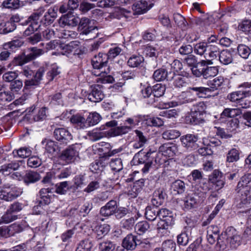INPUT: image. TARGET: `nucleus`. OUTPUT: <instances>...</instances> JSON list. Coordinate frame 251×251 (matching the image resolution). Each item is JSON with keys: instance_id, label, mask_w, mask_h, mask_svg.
<instances>
[{"instance_id": "393cba45", "label": "nucleus", "mask_w": 251, "mask_h": 251, "mask_svg": "<svg viewBox=\"0 0 251 251\" xmlns=\"http://www.w3.org/2000/svg\"><path fill=\"white\" fill-rule=\"evenodd\" d=\"M165 195L162 189L155 190L151 199V204L155 207L162 205L164 202Z\"/></svg>"}, {"instance_id": "bf43d9fd", "label": "nucleus", "mask_w": 251, "mask_h": 251, "mask_svg": "<svg viewBox=\"0 0 251 251\" xmlns=\"http://www.w3.org/2000/svg\"><path fill=\"white\" fill-rule=\"evenodd\" d=\"M225 236L224 232L220 235L217 241L216 248L219 251H223L228 248L229 243L226 241V236Z\"/></svg>"}, {"instance_id": "7ed1b4c3", "label": "nucleus", "mask_w": 251, "mask_h": 251, "mask_svg": "<svg viewBox=\"0 0 251 251\" xmlns=\"http://www.w3.org/2000/svg\"><path fill=\"white\" fill-rule=\"evenodd\" d=\"M194 52L204 58H216L219 54L218 46L207 42L197 43L194 47Z\"/></svg>"}, {"instance_id": "9b49d317", "label": "nucleus", "mask_w": 251, "mask_h": 251, "mask_svg": "<svg viewBox=\"0 0 251 251\" xmlns=\"http://www.w3.org/2000/svg\"><path fill=\"white\" fill-rule=\"evenodd\" d=\"M102 85L95 84L91 86V92L88 95L89 100L94 102L101 101L104 98V94L102 91Z\"/></svg>"}, {"instance_id": "ea45409f", "label": "nucleus", "mask_w": 251, "mask_h": 251, "mask_svg": "<svg viewBox=\"0 0 251 251\" xmlns=\"http://www.w3.org/2000/svg\"><path fill=\"white\" fill-rule=\"evenodd\" d=\"M57 13L54 9L50 8L45 14L41 23L45 25H50L52 24L56 18Z\"/></svg>"}, {"instance_id": "09e8293b", "label": "nucleus", "mask_w": 251, "mask_h": 251, "mask_svg": "<svg viewBox=\"0 0 251 251\" xmlns=\"http://www.w3.org/2000/svg\"><path fill=\"white\" fill-rule=\"evenodd\" d=\"M239 128V121L237 118L229 120L227 123L226 130L232 135L237 132Z\"/></svg>"}, {"instance_id": "5701e85b", "label": "nucleus", "mask_w": 251, "mask_h": 251, "mask_svg": "<svg viewBox=\"0 0 251 251\" xmlns=\"http://www.w3.org/2000/svg\"><path fill=\"white\" fill-rule=\"evenodd\" d=\"M175 221H172V219L167 220H160L157 225V230L161 236H164L169 232V227L174 224Z\"/></svg>"}, {"instance_id": "6e6552de", "label": "nucleus", "mask_w": 251, "mask_h": 251, "mask_svg": "<svg viewBox=\"0 0 251 251\" xmlns=\"http://www.w3.org/2000/svg\"><path fill=\"white\" fill-rule=\"evenodd\" d=\"M204 192H194L188 194L184 200V206L187 209L195 207L199 203L203 201Z\"/></svg>"}, {"instance_id": "b1692460", "label": "nucleus", "mask_w": 251, "mask_h": 251, "mask_svg": "<svg viewBox=\"0 0 251 251\" xmlns=\"http://www.w3.org/2000/svg\"><path fill=\"white\" fill-rule=\"evenodd\" d=\"M51 45V43L47 44L46 49L38 48L37 47L29 48L28 50L30 52L27 54V56L30 61L43 54L45 52L47 51L48 50L51 49L52 48Z\"/></svg>"}, {"instance_id": "e433bc0d", "label": "nucleus", "mask_w": 251, "mask_h": 251, "mask_svg": "<svg viewBox=\"0 0 251 251\" xmlns=\"http://www.w3.org/2000/svg\"><path fill=\"white\" fill-rule=\"evenodd\" d=\"M20 165L18 162H12L11 163L4 164L1 166L0 173L4 176L10 174L13 171L18 170Z\"/></svg>"}, {"instance_id": "338daca9", "label": "nucleus", "mask_w": 251, "mask_h": 251, "mask_svg": "<svg viewBox=\"0 0 251 251\" xmlns=\"http://www.w3.org/2000/svg\"><path fill=\"white\" fill-rule=\"evenodd\" d=\"M153 96L159 98L162 96L166 90V87L164 85L158 83L154 85L152 87Z\"/></svg>"}, {"instance_id": "aec40b11", "label": "nucleus", "mask_w": 251, "mask_h": 251, "mask_svg": "<svg viewBox=\"0 0 251 251\" xmlns=\"http://www.w3.org/2000/svg\"><path fill=\"white\" fill-rule=\"evenodd\" d=\"M195 113H194V115H191V118L190 119V123L192 125H198L202 124L204 123V120L201 118H198L195 117V114L197 115V113H199L200 115L206 109V105L203 101H200L197 103L195 105Z\"/></svg>"}, {"instance_id": "a18cd8bd", "label": "nucleus", "mask_w": 251, "mask_h": 251, "mask_svg": "<svg viewBox=\"0 0 251 251\" xmlns=\"http://www.w3.org/2000/svg\"><path fill=\"white\" fill-rule=\"evenodd\" d=\"M142 154V151H139L134 157L133 160L136 161L137 159V161L138 164H144V166L143 168L142 169V171L143 173L146 174L148 173L150 168L151 167L152 164L151 160H149L146 162L145 160H143L142 158H139V156Z\"/></svg>"}, {"instance_id": "6ab92c4d", "label": "nucleus", "mask_w": 251, "mask_h": 251, "mask_svg": "<svg viewBox=\"0 0 251 251\" xmlns=\"http://www.w3.org/2000/svg\"><path fill=\"white\" fill-rule=\"evenodd\" d=\"M108 57L106 53H99L96 55L92 59V65L93 68H100V67H109L107 66Z\"/></svg>"}, {"instance_id": "473e14b6", "label": "nucleus", "mask_w": 251, "mask_h": 251, "mask_svg": "<svg viewBox=\"0 0 251 251\" xmlns=\"http://www.w3.org/2000/svg\"><path fill=\"white\" fill-rule=\"evenodd\" d=\"M171 74V73H170V74ZM152 77L156 81H163L165 79L167 80H171V76H169V74L164 68H160L155 71Z\"/></svg>"}, {"instance_id": "864d4df0", "label": "nucleus", "mask_w": 251, "mask_h": 251, "mask_svg": "<svg viewBox=\"0 0 251 251\" xmlns=\"http://www.w3.org/2000/svg\"><path fill=\"white\" fill-rule=\"evenodd\" d=\"M238 29L248 34L251 30V20L244 19L240 21L238 23Z\"/></svg>"}, {"instance_id": "dca6fc26", "label": "nucleus", "mask_w": 251, "mask_h": 251, "mask_svg": "<svg viewBox=\"0 0 251 251\" xmlns=\"http://www.w3.org/2000/svg\"><path fill=\"white\" fill-rule=\"evenodd\" d=\"M44 74V70L42 68H39L34 75L33 78L26 80L25 81L24 88L28 89L34 86H38L40 83Z\"/></svg>"}, {"instance_id": "a19ab883", "label": "nucleus", "mask_w": 251, "mask_h": 251, "mask_svg": "<svg viewBox=\"0 0 251 251\" xmlns=\"http://www.w3.org/2000/svg\"><path fill=\"white\" fill-rule=\"evenodd\" d=\"M41 177L39 173L33 172H27L23 177V180L26 184L35 183L40 180Z\"/></svg>"}, {"instance_id": "412c9836", "label": "nucleus", "mask_w": 251, "mask_h": 251, "mask_svg": "<svg viewBox=\"0 0 251 251\" xmlns=\"http://www.w3.org/2000/svg\"><path fill=\"white\" fill-rule=\"evenodd\" d=\"M117 207V201L115 200H111L101 207L100 214L104 217H109L114 215Z\"/></svg>"}, {"instance_id": "20e7f679", "label": "nucleus", "mask_w": 251, "mask_h": 251, "mask_svg": "<svg viewBox=\"0 0 251 251\" xmlns=\"http://www.w3.org/2000/svg\"><path fill=\"white\" fill-rule=\"evenodd\" d=\"M22 193V190L19 187L5 185L4 189L0 187V199L11 201L21 196Z\"/></svg>"}, {"instance_id": "c03bdc74", "label": "nucleus", "mask_w": 251, "mask_h": 251, "mask_svg": "<svg viewBox=\"0 0 251 251\" xmlns=\"http://www.w3.org/2000/svg\"><path fill=\"white\" fill-rule=\"evenodd\" d=\"M16 28V24L8 21L0 23V34H6L13 31Z\"/></svg>"}, {"instance_id": "603ef678", "label": "nucleus", "mask_w": 251, "mask_h": 251, "mask_svg": "<svg viewBox=\"0 0 251 251\" xmlns=\"http://www.w3.org/2000/svg\"><path fill=\"white\" fill-rule=\"evenodd\" d=\"M144 57L142 55L134 54L128 59L127 64L130 67H137L144 61Z\"/></svg>"}, {"instance_id": "0e129e2a", "label": "nucleus", "mask_w": 251, "mask_h": 251, "mask_svg": "<svg viewBox=\"0 0 251 251\" xmlns=\"http://www.w3.org/2000/svg\"><path fill=\"white\" fill-rule=\"evenodd\" d=\"M77 35V33L74 31L65 29L60 30L58 34V36L59 38L68 40L74 39Z\"/></svg>"}, {"instance_id": "3c124183", "label": "nucleus", "mask_w": 251, "mask_h": 251, "mask_svg": "<svg viewBox=\"0 0 251 251\" xmlns=\"http://www.w3.org/2000/svg\"><path fill=\"white\" fill-rule=\"evenodd\" d=\"M100 251H117L115 244L108 240H104L99 244Z\"/></svg>"}, {"instance_id": "4d7b16f0", "label": "nucleus", "mask_w": 251, "mask_h": 251, "mask_svg": "<svg viewBox=\"0 0 251 251\" xmlns=\"http://www.w3.org/2000/svg\"><path fill=\"white\" fill-rule=\"evenodd\" d=\"M130 12L124 8H117L114 12L110 14L112 19H120L123 17L127 18Z\"/></svg>"}, {"instance_id": "13d9d810", "label": "nucleus", "mask_w": 251, "mask_h": 251, "mask_svg": "<svg viewBox=\"0 0 251 251\" xmlns=\"http://www.w3.org/2000/svg\"><path fill=\"white\" fill-rule=\"evenodd\" d=\"M218 73V70L216 67H206L202 69V77L207 79L214 77Z\"/></svg>"}, {"instance_id": "680f3d73", "label": "nucleus", "mask_w": 251, "mask_h": 251, "mask_svg": "<svg viewBox=\"0 0 251 251\" xmlns=\"http://www.w3.org/2000/svg\"><path fill=\"white\" fill-rule=\"evenodd\" d=\"M180 132L176 129H170L165 131L162 133V137L166 140H173L180 136Z\"/></svg>"}, {"instance_id": "2eb2a0df", "label": "nucleus", "mask_w": 251, "mask_h": 251, "mask_svg": "<svg viewBox=\"0 0 251 251\" xmlns=\"http://www.w3.org/2000/svg\"><path fill=\"white\" fill-rule=\"evenodd\" d=\"M79 18L71 13L62 16L59 19V23L62 26L66 25L74 27L77 25Z\"/></svg>"}, {"instance_id": "052dcab7", "label": "nucleus", "mask_w": 251, "mask_h": 251, "mask_svg": "<svg viewBox=\"0 0 251 251\" xmlns=\"http://www.w3.org/2000/svg\"><path fill=\"white\" fill-rule=\"evenodd\" d=\"M251 48L245 44H240L237 47L238 54L245 59L248 58L251 54Z\"/></svg>"}, {"instance_id": "39448f33", "label": "nucleus", "mask_w": 251, "mask_h": 251, "mask_svg": "<svg viewBox=\"0 0 251 251\" xmlns=\"http://www.w3.org/2000/svg\"><path fill=\"white\" fill-rule=\"evenodd\" d=\"M180 140L182 146L189 151L197 150L199 147L198 135L187 134L181 136Z\"/></svg>"}, {"instance_id": "c85d7f7f", "label": "nucleus", "mask_w": 251, "mask_h": 251, "mask_svg": "<svg viewBox=\"0 0 251 251\" xmlns=\"http://www.w3.org/2000/svg\"><path fill=\"white\" fill-rule=\"evenodd\" d=\"M44 10L42 8L39 9L36 12L32 13L26 21L27 24H31L35 26V28H39L41 23L40 17L43 15Z\"/></svg>"}, {"instance_id": "ddd939ff", "label": "nucleus", "mask_w": 251, "mask_h": 251, "mask_svg": "<svg viewBox=\"0 0 251 251\" xmlns=\"http://www.w3.org/2000/svg\"><path fill=\"white\" fill-rule=\"evenodd\" d=\"M54 136L57 140L65 144L73 139L71 133L67 129L62 127L55 129Z\"/></svg>"}, {"instance_id": "69168bd1", "label": "nucleus", "mask_w": 251, "mask_h": 251, "mask_svg": "<svg viewBox=\"0 0 251 251\" xmlns=\"http://www.w3.org/2000/svg\"><path fill=\"white\" fill-rule=\"evenodd\" d=\"M157 215L160 220L166 221L172 219V221H175L172 212L166 208H162L158 211Z\"/></svg>"}, {"instance_id": "72a5a7b5", "label": "nucleus", "mask_w": 251, "mask_h": 251, "mask_svg": "<svg viewBox=\"0 0 251 251\" xmlns=\"http://www.w3.org/2000/svg\"><path fill=\"white\" fill-rule=\"evenodd\" d=\"M132 127L130 126H117L111 128L108 131V134L110 136H116L126 134L130 131Z\"/></svg>"}, {"instance_id": "79ce46f5", "label": "nucleus", "mask_w": 251, "mask_h": 251, "mask_svg": "<svg viewBox=\"0 0 251 251\" xmlns=\"http://www.w3.org/2000/svg\"><path fill=\"white\" fill-rule=\"evenodd\" d=\"M19 218L18 215H13L8 209L0 218V225L8 224Z\"/></svg>"}, {"instance_id": "9d476101", "label": "nucleus", "mask_w": 251, "mask_h": 251, "mask_svg": "<svg viewBox=\"0 0 251 251\" xmlns=\"http://www.w3.org/2000/svg\"><path fill=\"white\" fill-rule=\"evenodd\" d=\"M79 148L78 145H73L62 152L59 158L66 163L73 162L78 157Z\"/></svg>"}, {"instance_id": "c9c22d12", "label": "nucleus", "mask_w": 251, "mask_h": 251, "mask_svg": "<svg viewBox=\"0 0 251 251\" xmlns=\"http://www.w3.org/2000/svg\"><path fill=\"white\" fill-rule=\"evenodd\" d=\"M25 2L20 0H4L1 5L5 8L17 9L25 5Z\"/></svg>"}, {"instance_id": "4c0bfd02", "label": "nucleus", "mask_w": 251, "mask_h": 251, "mask_svg": "<svg viewBox=\"0 0 251 251\" xmlns=\"http://www.w3.org/2000/svg\"><path fill=\"white\" fill-rule=\"evenodd\" d=\"M171 77V79H173V84L176 88H181L186 87L188 84L187 78L179 75H175V73H173Z\"/></svg>"}, {"instance_id": "f03ea898", "label": "nucleus", "mask_w": 251, "mask_h": 251, "mask_svg": "<svg viewBox=\"0 0 251 251\" xmlns=\"http://www.w3.org/2000/svg\"><path fill=\"white\" fill-rule=\"evenodd\" d=\"M251 181V174H247L241 177L237 184L235 203L238 208H242L244 204L248 202V195L251 190L249 184Z\"/></svg>"}, {"instance_id": "58836bf2", "label": "nucleus", "mask_w": 251, "mask_h": 251, "mask_svg": "<svg viewBox=\"0 0 251 251\" xmlns=\"http://www.w3.org/2000/svg\"><path fill=\"white\" fill-rule=\"evenodd\" d=\"M240 151L238 148H233L228 151L226 154V162L233 163L240 159Z\"/></svg>"}, {"instance_id": "0eeeda50", "label": "nucleus", "mask_w": 251, "mask_h": 251, "mask_svg": "<svg viewBox=\"0 0 251 251\" xmlns=\"http://www.w3.org/2000/svg\"><path fill=\"white\" fill-rule=\"evenodd\" d=\"M79 28L82 31L81 34L89 35L90 39L95 38L98 36V28L96 26L90 25V20L87 18L79 19Z\"/></svg>"}, {"instance_id": "423d86ee", "label": "nucleus", "mask_w": 251, "mask_h": 251, "mask_svg": "<svg viewBox=\"0 0 251 251\" xmlns=\"http://www.w3.org/2000/svg\"><path fill=\"white\" fill-rule=\"evenodd\" d=\"M225 235L230 248H235L241 245L242 240L241 233L233 227H228L225 231Z\"/></svg>"}, {"instance_id": "37998d69", "label": "nucleus", "mask_w": 251, "mask_h": 251, "mask_svg": "<svg viewBox=\"0 0 251 251\" xmlns=\"http://www.w3.org/2000/svg\"><path fill=\"white\" fill-rule=\"evenodd\" d=\"M110 229V226L106 224L96 226L95 228V232L96 234V237L99 239H101L109 232Z\"/></svg>"}, {"instance_id": "7c9ffc66", "label": "nucleus", "mask_w": 251, "mask_h": 251, "mask_svg": "<svg viewBox=\"0 0 251 251\" xmlns=\"http://www.w3.org/2000/svg\"><path fill=\"white\" fill-rule=\"evenodd\" d=\"M105 129V126H102L99 129H94L92 131H90L88 132L87 135L89 136L90 139L93 141L99 140L106 136V133L108 134L107 131H103L102 130Z\"/></svg>"}, {"instance_id": "774afa93", "label": "nucleus", "mask_w": 251, "mask_h": 251, "mask_svg": "<svg viewBox=\"0 0 251 251\" xmlns=\"http://www.w3.org/2000/svg\"><path fill=\"white\" fill-rule=\"evenodd\" d=\"M176 244L172 240H168L164 242L162 244V248H156L154 251H175Z\"/></svg>"}, {"instance_id": "a211bd4d", "label": "nucleus", "mask_w": 251, "mask_h": 251, "mask_svg": "<svg viewBox=\"0 0 251 251\" xmlns=\"http://www.w3.org/2000/svg\"><path fill=\"white\" fill-rule=\"evenodd\" d=\"M195 100L192 94L190 91L183 92L180 94L175 101L171 102V106H176L186 103H191ZM169 106H171L169 105Z\"/></svg>"}, {"instance_id": "4468645a", "label": "nucleus", "mask_w": 251, "mask_h": 251, "mask_svg": "<svg viewBox=\"0 0 251 251\" xmlns=\"http://www.w3.org/2000/svg\"><path fill=\"white\" fill-rule=\"evenodd\" d=\"M141 241L138 239L136 235L129 234L126 236L123 240V247L127 250L132 251L134 250L137 245H140Z\"/></svg>"}, {"instance_id": "a878e982", "label": "nucleus", "mask_w": 251, "mask_h": 251, "mask_svg": "<svg viewBox=\"0 0 251 251\" xmlns=\"http://www.w3.org/2000/svg\"><path fill=\"white\" fill-rule=\"evenodd\" d=\"M151 8L146 0H140L133 3L132 9L134 14H142L146 13Z\"/></svg>"}, {"instance_id": "2f4dec72", "label": "nucleus", "mask_w": 251, "mask_h": 251, "mask_svg": "<svg viewBox=\"0 0 251 251\" xmlns=\"http://www.w3.org/2000/svg\"><path fill=\"white\" fill-rule=\"evenodd\" d=\"M41 143L45 146L46 151L50 153H57L60 151L58 143L54 141L44 139Z\"/></svg>"}, {"instance_id": "1a4fd4ad", "label": "nucleus", "mask_w": 251, "mask_h": 251, "mask_svg": "<svg viewBox=\"0 0 251 251\" xmlns=\"http://www.w3.org/2000/svg\"><path fill=\"white\" fill-rule=\"evenodd\" d=\"M110 73L109 67H100V68H93L92 74L96 76H99L97 81L101 83H112L114 81V78L109 74Z\"/></svg>"}, {"instance_id": "4be33fe9", "label": "nucleus", "mask_w": 251, "mask_h": 251, "mask_svg": "<svg viewBox=\"0 0 251 251\" xmlns=\"http://www.w3.org/2000/svg\"><path fill=\"white\" fill-rule=\"evenodd\" d=\"M159 151L164 156L173 157L177 151V147L175 144L168 143L161 145Z\"/></svg>"}, {"instance_id": "de8ad7c7", "label": "nucleus", "mask_w": 251, "mask_h": 251, "mask_svg": "<svg viewBox=\"0 0 251 251\" xmlns=\"http://www.w3.org/2000/svg\"><path fill=\"white\" fill-rule=\"evenodd\" d=\"M30 61L27 54H23L15 56L11 61L10 65L13 66H22Z\"/></svg>"}, {"instance_id": "f704fd0d", "label": "nucleus", "mask_w": 251, "mask_h": 251, "mask_svg": "<svg viewBox=\"0 0 251 251\" xmlns=\"http://www.w3.org/2000/svg\"><path fill=\"white\" fill-rule=\"evenodd\" d=\"M10 237L13 236L15 234L23 232L25 229V223L24 222H17L8 226Z\"/></svg>"}, {"instance_id": "bb28decb", "label": "nucleus", "mask_w": 251, "mask_h": 251, "mask_svg": "<svg viewBox=\"0 0 251 251\" xmlns=\"http://www.w3.org/2000/svg\"><path fill=\"white\" fill-rule=\"evenodd\" d=\"M70 121L77 129H85L88 127L86 119L79 114L73 115L70 118Z\"/></svg>"}, {"instance_id": "c756f323", "label": "nucleus", "mask_w": 251, "mask_h": 251, "mask_svg": "<svg viewBox=\"0 0 251 251\" xmlns=\"http://www.w3.org/2000/svg\"><path fill=\"white\" fill-rule=\"evenodd\" d=\"M219 60L220 63L225 65H227L233 61L232 51L228 50H224L219 51Z\"/></svg>"}, {"instance_id": "e2e57ef3", "label": "nucleus", "mask_w": 251, "mask_h": 251, "mask_svg": "<svg viewBox=\"0 0 251 251\" xmlns=\"http://www.w3.org/2000/svg\"><path fill=\"white\" fill-rule=\"evenodd\" d=\"M60 73L59 67L56 64H52L50 70L47 73V77L49 81H52L54 78H56L57 76Z\"/></svg>"}, {"instance_id": "f8f14e48", "label": "nucleus", "mask_w": 251, "mask_h": 251, "mask_svg": "<svg viewBox=\"0 0 251 251\" xmlns=\"http://www.w3.org/2000/svg\"><path fill=\"white\" fill-rule=\"evenodd\" d=\"M186 222L188 226H186L185 230L177 236V244L179 246H185L188 244L190 240L189 236L191 235L193 229L192 227L194 226L193 223L191 224L190 222H188V220H186Z\"/></svg>"}, {"instance_id": "49530a36", "label": "nucleus", "mask_w": 251, "mask_h": 251, "mask_svg": "<svg viewBox=\"0 0 251 251\" xmlns=\"http://www.w3.org/2000/svg\"><path fill=\"white\" fill-rule=\"evenodd\" d=\"M101 119L100 115L96 112L90 113L86 119L88 127L98 124Z\"/></svg>"}, {"instance_id": "f3484780", "label": "nucleus", "mask_w": 251, "mask_h": 251, "mask_svg": "<svg viewBox=\"0 0 251 251\" xmlns=\"http://www.w3.org/2000/svg\"><path fill=\"white\" fill-rule=\"evenodd\" d=\"M237 108H226L224 109L220 115L218 121L220 123H225L227 118H234L239 115L241 113L240 110L241 107H237Z\"/></svg>"}, {"instance_id": "8fccbe9b", "label": "nucleus", "mask_w": 251, "mask_h": 251, "mask_svg": "<svg viewBox=\"0 0 251 251\" xmlns=\"http://www.w3.org/2000/svg\"><path fill=\"white\" fill-rule=\"evenodd\" d=\"M172 190L175 192V194H181L185 191V184L181 180H176L171 185Z\"/></svg>"}, {"instance_id": "f257e3e1", "label": "nucleus", "mask_w": 251, "mask_h": 251, "mask_svg": "<svg viewBox=\"0 0 251 251\" xmlns=\"http://www.w3.org/2000/svg\"><path fill=\"white\" fill-rule=\"evenodd\" d=\"M238 87L244 89L228 94L227 100L233 103V105L236 107L247 108L250 107L251 102L246 98L251 96V90L248 89L251 88V82H244L239 85Z\"/></svg>"}, {"instance_id": "5fc2aeb1", "label": "nucleus", "mask_w": 251, "mask_h": 251, "mask_svg": "<svg viewBox=\"0 0 251 251\" xmlns=\"http://www.w3.org/2000/svg\"><path fill=\"white\" fill-rule=\"evenodd\" d=\"M150 225L146 221L139 222L135 226V230L139 235H142L150 228Z\"/></svg>"}, {"instance_id": "6e6d98bb", "label": "nucleus", "mask_w": 251, "mask_h": 251, "mask_svg": "<svg viewBox=\"0 0 251 251\" xmlns=\"http://www.w3.org/2000/svg\"><path fill=\"white\" fill-rule=\"evenodd\" d=\"M189 89L196 93V95L199 98H205L209 92H211L210 88L204 87H192Z\"/></svg>"}, {"instance_id": "cd10ccee", "label": "nucleus", "mask_w": 251, "mask_h": 251, "mask_svg": "<svg viewBox=\"0 0 251 251\" xmlns=\"http://www.w3.org/2000/svg\"><path fill=\"white\" fill-rule=\"evenodd\" d=\"M51 192L49 188H42L39 192L38 197L39 203L40 205H48L51 201L50 197Z\"/></svg>"}]
</instances>
